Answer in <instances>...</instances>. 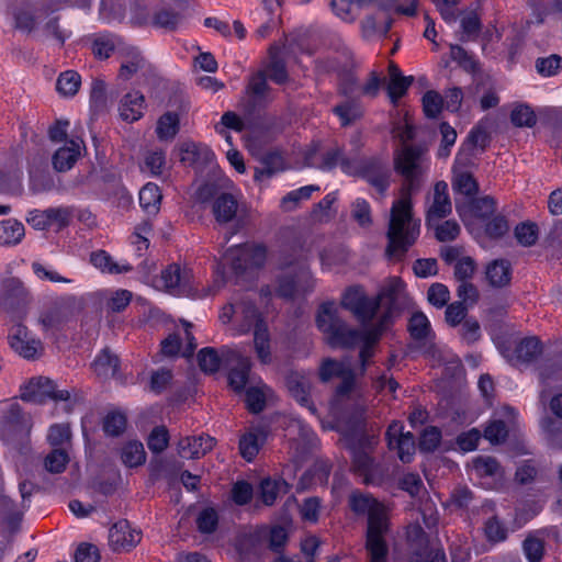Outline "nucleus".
Instances as JSON below:
<instances>
[{
    "instance_id": "obj_26",
    "label": "nucleus",
    "mask_w": 562,
    "mask_h": 562,
    "mask_svg": "<svg viewBox=\"0 0 562 562\" xmlns=\"http://www.w3.org/2000/svg\"><path fill=\"white\" fill-rule=\"evenodd\" d=\"M145 98L139 92L126 93L120 103V116L124 121L134 122L142 117Z\"/></svg>"
},
{
    "instance_id": "obj_48",
    "label": "nucleus",
    "mask_w": 562,
    "mask_h": 562,
    "mask_svg": "<svg viewBox=\"0 0 562 562\" xmlns=\"http://www.w3.org/2000/svg\"><path fill=\"white\" fill-rule=\"evenodd\" d=\"M400 0H374L378 9L386 14L394 11L398 14L415 16L417 13L418 0H411L408 5L398 4Z\"/></svg>"
},
{
    "instance_id": "obj_33",
    "label": "nucleus",
    "mask_w": 562,
    "mask_h": 562,
    "mask_svg": "<svg viewBox=\"0 0 562 562\" xmlns=\"http://www.w3.org/2000/svg\"><path fill=\"white\" fill-rule=\"evenodd\" d=\"M290 485L283 479H265L260 483V495L265 505L271 506L281 494H286Z\"/></svg>"
},
{
    "instance_id": "obj_29",
    "label": "nucleus",
    "mask_w": 562,
    "mask_h": 562,
    "mask_svg": "<svg viewBox=\"0 0 562 562\" xmlns=\"http://www.w3.org/2000/svg\"><path fill=\"white\" fill-rule=\"evenodd\" d=\"M265 440L266 432L261 428H256L245 434L239 440L241 457L247 461L254 460Z\"/></svg>"
},
{
    "instance_id": "obj_53",
    "label": "nucleus",
    "mask_w": 562,
    "mask_h": 562,
    "mask_svg": "<svg viewBox=\"0 0 562 562\" xmlns=\"http://www.w3.org/2000/svg\"><path fill=\"white\" fill-rule=\"evenodd\" d=\"M68 462L69 456L66 450L56 448L46 456L44 467L48 472L58 474L65 471Z\"/></svg>"
},
{
    "instance_id": "obj_25",
    "label": "nucleus",
    "mask_w": 562,
    "mask_h": 562,
    "mask_svg": "<svg viewBox=\"0 0 562 562\" xmlns=\"http://www.w3.org/2000/svg\"><path fill=\"white\" fill-rule=\"evenodd\" d=\"M80 155V144L78 140L70 139L68 144L60 147L53 156V166L55 170L64 172L72 168Z\"/></svg>"
},
{
    "instance_id": "obj_1",
    "label": "nucleus",
    "mask_w": 562,
    "mask_h": 562,
    "mask_svg": "<svg viewBox=\"0 0 562 562\" xmlns=\"http://www.w3.org/2000/svg\"><path fill=\"white\" fill-rule=\"evenodd\" d=\"M424 151L419 145H404L394 157V170L404 178V182L401 199L393 202L390 211L385 248L390 259H402L420 233V221L413 216L411 195L422 187L420 160Z\"/></svg>"
},
{
    "instance_id": "obj_63",
    "label": "nucleus",
    "mask_w": 562,
    "mask_h": 562,
    "mask_svg": "<svg viewBox=\"0 0 562 562\" xmlns=\"http://www.w3.org/2000/svg\"><path fill=\"white\" fill-rule=\"evenodd\" d=\"M218 524V516L214 508H204L196 518L198 529L202 533H212Z\"/></svg>"
},
{
    "instance_id": "obj_37",
    "label": "nucleus",
    "mask_w": 562,
    "mask_h": 562,
    "mask_svg": "<svg viewBox=\"0 0 562 562\" xmlns=\"http://www.w3.org/2000/svg\"><path fill=\"white\" fill-rule=\"evenodd\" d=\"M280 48L277 45H271L269 48L270 63L267 66L268 77L276 83H284L289 76L284 60L279 56Z\"/></svg>"
},
{
    "instance_id": "obj_42",
    "label": "nucleus",
    "mask_w": 562,
    "mask_h": 562,
    "mask_svg": "<svg viewBox=\"0 0 562 562\" xmlns=\"http://www.w3.org/2000/svg\"><path fill=\"white\" fill-rule=\"evenodd\" d=\"M350 371H353V369L349 363L327 358L319 368V379L323 382H328L331 378H342Z\"/></svg>"
},
{
    "instance_id": "obj_46",
    "label": "nucleus",
    "mask_w": 562,
    "mask_h": 562,
    "mask_svg": "<svg viewBox=\"0 0 562 562\" xmlns=\"http://www.w3.org/2000/svg\"><path fill=\"white\" fill-rule=\"evenodd\" d=\"M330 7L334 13L346 22H353L363 9L356 0H331Z\"/></svg>"
},
{
    "instance_id": "obj_40",
    "label": "nucleus",
    "mask_w": 562,
    "mask_h": 562,
    "mask_svg": "<svg viewBox=\"0 0 562 562\" xmlns=\"http://www.w3.org/2000/svg\"><path fill=\"white\" fill-rule=\"evenodd\" d=\"M24 236V226L15 220L0 222V245H15Z\"/></svg>"
},
{
    "instance_id": "obj_56",
    "label": "nucleus",
    "mask_w": 562,
    "mask_h": 562,
    "mask_svg": "<svg viewBox=\"0 0 562 562\" xmlns=\"http://www.w3.org/2000/svg\"><path fill=\"white\" fill-rule=\"evenodd\" d=\"M517 241L524 247L533 246L538 239V226L535 223H520L514 231Z\"/></svg>"
},
{
    "instance_id": "obj_17",
    "label": "nucleus",
    "mask_w": 562,
    "mask_h": 562,
    "mask_svg": "<svg viewBox=\"0 0 562 562\" xmlns=\"http://www.w3.org/2000/svg\"><path fill=\"white\" fill-rule=\"evenodd\" d=\"M314 288V280L306 267H300L294 276H284L279 281L278 294L285 299L305 294Z\"/></svg>"
},
{
    "instance_id": "obj_44",
    "label": "nucleus",
    "mask_w": 562,
    "mask_h": 562,
    "mask_svg": "<svg viewBox=\"0 0 562 562\" xmlns=\"http://www.w3.org/2000/svg\"><path fill=\"white\" fill-rule=\"evenodd\" d=\"M126 423L127 418L124 413L112 411L104 416L102 428L108 436L117 437L124 432Z\"/></svg>"
},
{
    "instance_id": "obj_31",
    "label": "nucleus",
    "mask_w": 562,
    "mask_h": 562,
    "mask_svg": "<svg viewBox=\"0 0 562 562\" xmlns=\"http://www.w3.org/2000/svg\"><path fill=\"white\" fill-rule=\"evenodd\" d=\"M254 347L261 363L271 362L270 335L266 323H257L254 329Z\"/></svg>"
},
{
    "instance_id": "obj_7",
    "label": "nucleus",
    "mask_w": 562,
    "mask_h": 562,
    "mask_svg": "<svg viewBox=\"0 0 562 562\" xmlns=\"http://www.w3.org/2000/svg\"><path fill=\"white\" fill-rule=\"evenodd\" d=\"M32 429V419L22 413L18 404L10 406L1 425V437L14 447L23 446L29 441Z\"/></svg>"
},
{
    "instance_id": "obj_16",
    "label": "nucleus",
    "mask_w": 562,
    "mask_h": 562,
    "mask_svg": "<svg viewBox=\"0 0 562 562\" xmlns=\"http://www.w3.org/2000/svg\"><path fill=\"white\" fill-rule=\"evenodd\" d=\"M212 214L220 225L234 223L236 227L241 226L239 203L232 193L222 192L216 196L212 202Z\"/></svg>"
},
{
    "instance_id": "obj_27",
    "label": "nucleus",
    "mask_w": 562,
    "mask_h": 562,
    "mask_svg": "<svg viewBox=\"0 0 562 562\" xmlns=\"http://www.w3.org/2000/svg\"><path fill=\"white\" fill-rule=\"evenodd\" d=\"M486 279L494 288H503L509 284L512 267L505 259H496L486 267Z\"/></svg>"
},
{
    "instance_id": "obj_55",
    "label": "nucleus",
    "mask_w": 562,
    "mask_h": 562,
    "mask_svg": "<svg viewBox=\"0 0 562 562\" xmlns=\"http://www.w3.org/2000/svg\"><path fill=\"white\" fill-rule=\"evenodd\" d=\"M510 121L517 127H532L537 123V116L528 105H517L510 113Z\"/></svg>"
},
{
    "instance_id": "obj_35",
    "label": "nucleus",
    "mask_w": 562,
    "mask_h": 562,
    "mask_svg": "<svg viewBox=\"0 0 562 562\" xmlns=\"http://www.w3.org/2000/svg\"><path fill=\"white\" fill-rule=\"evenodd\" d=\"M333 111L339 117L341 126H349L363 115V109L357 100H346L337 104Z\"/></svg>"
},
{
    "instance_id": "obj_9",
    "label": "nucleus",
    "mask_w": 562,
    "mask_h": 562,
    "mask_svg": "<svg viewBox=\"0 0 562 562\" xmlns=\"http://www.w3.org/2000/svg\"><path fill=\"white\" fill-rule=\"evenodd\" d=\"M21 398L36 404H43L48 398L55 402H68L70 400V392L68 390H58L56 383L48 378L37 376L29 381L21 393Z\"/></svg>"
},
{
    "instance_id": "obj_2",
    "label": "nucleus",
    "mask_w": 562,
    "mask_h": 562,
    "mask_svg": "<svg viewBox=\"0 0 562 562\" xmlns=\"http://www.w3.org/2000/svg\"><path fill=\"white\" fill-rule=\"evenodd\" d=\"M349 507L357 516H367L366 550L369 562H387L389 546L386 536L391 531L387 508L370 494L353 492Z\"/></svg>"
},
{
    "instance_id": "obj_10",
    "label": "nucleus",
    "mask_w": 562,
    "mask_h": 562,
    "mask_svg": "<svg viewBox=\"0 0 562 562\" xmlns=\"http://www.w3.org/2000/svg\"><path fill=\"white\" fill-rule=\"evenodd\" d=\"M30 303V294L16 278H9L0 286V310L20 316Z\"/></svg>"
},
{
    "instance_id": "obj_43",
    "label": "nucleus",
    "mask_w": 562,
    "mask_h": 562,
    "mask_svg": "<svg viewBox=\"0 0 562 562\" xmlns=\"http://www.w3.org/2000/svg\"><path fill=\"white\" fill-rule=\"evenodd\" d=\"M81 85V77L74 70H67L59 75L56 81L57 91L65 97L75 95Z\"/></svg>"
},
{
    "instance_id": "obj_50",
    "label": "nucleus",
    "mask_w": 562,
    "mask_h": 562,
    "mask_svg": "<svg viewBox=\"0 0 562 562\" xmlns=\"http://www.w3.org/2000/svg\"><path fill=\"white\" fill-rule=\"evenodd\" d=\"M91 262L94 267L101 269L102 271H106L109 273H122L128 272L132 270L131 266L120 267L115 262H113L112 257L105 252L104 250H99L91 255Z\"/></svg>"
},
{
    "instance_id": "obj_4",
    "label": "nucleus",
    "mask_w": 562,
    "mask_h": 562,
    "mask_svg": "<svg viewBox=\"0 0 562 562\" xmlns=\"http://www.w3.org/2000/svg\"><path fill=\"white\" fill-rule=\"evenodd\" d=\"M85 307L82 297L64 295L45 305L38 315L43 330H59Z\"/></svg>"
},
{
    "instance_id": "obj_59",
    "label": "nucleus",
    "mask_w": 562,
    "mask_h": 562,
    "mask_svg": "<svg viewBox=\"0 0 562 562\" xmlns=\"http://www.w3.org/2000/svg\"><path fill=\"white\" fill-rule=\"evenodd\" d=\"M169 443V432L165 426L155 427L147 438L148 449L153 453L162 452Z\"/></svg>"
},
{
    "instance_id": "obj_36",
    "label": "nucleus",
    "mask_w": 562,
    "mask_h": 562,
    "mask_svg": "<svg viewBox=\"0 0 562 562\" xmlns=\"http://www.w3.org/2000/svg\"><path fill=\"white\" fill-rule=\"evenodd\" d=\"M238 313L237 317L241 318V324L238 328L240 334L248 333L252 327L255 329L257 323H265L262 318H260L256 305L250 301L238 302Z\"/></svg>"
},
{
    "instance_id": "obj_34",
    "label": "nucleus",
    "mask_w": 562,
    "mask_h": 562,
    "mask_svg": "<svg viewBox=\"0 0 562 562\" xmlns=\"http://www.w3.org/2000/svg\"><path fill=\"white\" fill-rule=\"evenodd\" d=\"M269 90L270 87L267 83V75L265 71L259 70L249 78L246 92L252 98L255 104H261L268 101Z\"/></svg>"
},
{
    "instance_id": "obj_5",
    "label": "nucleus",
    "mask_w": 562,
    "mask_h": 562,
    "mask_svg": "<svg viewBox=\"0 0 562 562\" xmlns=\"http://www.w3.org/2000/svg\"><path fill=\"white\" fill-rule=\"evenodd\" d=\"M376 443V437L368 434L352 436L348 438L347 441V447L352 458V470L360 476H363L364 483L370 482V475L374 467V461L370 456V452Z\"/></svg>"
},
{
    "instance_id": "obj_23",
    "label": "nucleus",
    "mask_w": 562,
    "mask_h": 562,
    "mask_svg": "<svg viewBox=\"0 0 562 562\" xmlns=\"http://www.w3.org/2000/svg\"><path fill=\"white\" fill-rule=\"evenodd\" d=\"M232 357L236 360L237 366L229 371L228 382L235 392L240 393L248 382L251 363L248 357H244L236 351L232 352Z\"/></svg>"
},
{
    "instance_id": "obj_22",
    "label": "nucleus",
    "mask_w": 562,
    "mask_h": 562,
    "mask_svg": "<svg viewBox=\"0 0 562 562\" xmlns=\"http://www.w3.org/2000/svg\"><path fill=\"white\" fill-rule=\"evenodd\" d=\"M285 386L291 396L302 406L308 408L311 413H316V407L311 401V383L300 372H290L285 376Z\"/></svg>"
},
{
    "instance_id": "obj_41",
    "label": "nucleus",
    "mask_w": 562,
    "mask_h": 562,
    "mask_svg": "<svg viewBox=\"0 0 562 562\" xmlns=\"http://www.w3.org/2000/svg\"><path fill=\"white\" fill-rule=\"evenodd\" d=\"M121 460L128 468L142 465L146 460L143 443L139 441H130L124 445L121 451Z\"/></svg>"
},
{
    "instance_id": "obj_11",
    "label": "nucleus",
    "mask_w": 562,
    "mask_h": 562,
    "mask_svg": "<svg viewBox=\"0 0 562 562\" xmlns=\"http://www.w3.org/2000/svg\"><path fill=\"white\" fill-rule=\"evenodd\" d=\"M225 259L231 263L236 274H241L248 269L259 268L266 261V248L261 245H244L229 248Z\"/></svg>"
},
{
    "instance_id": "obj_13",
    "label": "nucleus",
    "mask_w": 562,
    "mask_h": 562,
    "mask_svg": "<svg viewBox=\"0 0 562 562\" xmlns=\"http://www.w3.org/2000/svg\"><path fill=\"white\" fill-rule=\"evenodd\" d=\"M50 9L43 2L21 1L14 10L15 26L22 31L32 32L50 14Z\"/></svg>"
},
{
    "instance_id": "obj_6",
    "label": "nucleus",
    "mask_w": 562,
    "mask_h": 562,
    "mask_svg": "<svg viewBox=\"0 0 562 562\" xmlns=\"http://www.w3.org/2000/svg\"><path fill=\"white\" fill-rule=\"evenodd\" d=\"M340 305L362 324H369L379 311V300L375 296L369 297L360 285L347 288L341 295Z\"/></svg>"
},
{
    "instance_id": "obj_12",
    "label": "nucleus",
    "mask_w": 562,
    "mask_h": 562,
    "mask_svg": "<svg viewBox=\"0 0 562 562\" xmlns=\"http://www.w3.org/2000/svg\"><path fill=\"white\" fill-rule=\"evenodd\" d=\"M456 211L460 218L467 224L472 218L485 221L496 211V200L491 195L470 199H456Z\"/></svg>"
},
{
    "instance_id": "obj_19",
    "label": "nucleus",
    "mask_w": 562,
    "mask_h": 562,
    "mask_svg": "<svg viewBox=\"0 0 562 562\" xmlns=\"http://www.w3.org/2000/svg\"><path fill=\"white\" fill-rule=\"evenodd\" d=\"M142 539V532L131 527L127 520L113 525L109 531V542L115 551H128Z\"/></svg>"
},
{
    "instance_id": "obj_47",
    "label": "nucleus",
    "mask_w": 562,
    "mask_h": 562,
    "mask_svg": "<svg viewBox=\"0 0 562 562\" xmlns=\"http://www.w3.org/2000/svg\"><path fill=\"white\" fill-rule=\"evenodd\" d=\"M145 65V60L136 49H130L121 63L120 77L128 80Z\"/></svg>"
},
{
    "instance_id": "obj_24",
    "label": "nucleus",
    "mask_w": 562,
    "mask_h": 562,
    "mask_svg": "<svg viewBox=\"0 0 562 562\" xmlns=\"http://www.w3.org/2000/svg\"><path fill=\"white\" fill-rule=\"evenodd\" d=\"M120 360L109 348H104L94 359L91 367L101 380H108L115 376Z\"/></svg>"
},
{
    "instance_id": "obj_21",
    "label": "nucleus",
    "mask_w": 562,
    "mask_h": 562,
    "mask_svg": "<svg viewBox=\"0 0 562 562\" xmlns=\"http://www.w3.org/2000/svg\"><path fill=\"white\" fill-rule=\"evenodd\" d=\"M216 443L209 435L187 436L178 442V453L184 459H200L210 452Z\"/></svg>"
},
{
    "instance_id": "obj_18",
    "label": "nucleus",
    "mask_w": 562,
    "mask_h": 562,
    "mask_svg": "<svg viewBox=\"0 0 562 562\" xmlns=\"http://www.w3.org/2000/svg\"><path fill=\"white\" fill-rule=\"evenodd\" d=\"M405 283L398 277L390 278L386 283L382 286L375 300H379V307L383 304L386 307L382 316V325L385 326L391 318L393 311L396 308L397 302L404 295Z\"/></svg>"
},
{
    "instance_id": "obj_51",
    "label": "nucleus",
    "mask_w": 562,
    "mask_h": 562,
    "mask_svg": "<svg viewBox=\"0 0 562 562\" xmlns=\"http://www.w3.org/2000/svg\"><path fill=\"white\" fill-rule=\"evenodd\" d=\"M269 390L266 385L263 386H250L246 390V406L247 409L252 414L262 412L266 407V392Z\"/></svg>"
},
{
    "instance_id": "obj_39",
    "label": "nucleus",
    "mask_w": 562,
    "mask_h": 562,
    "mask_svg": "<svg viewBox=\"0 0 562 562\" xmlns=\"http://www.w3.org/2000/svg\"><path fill=\"white\" fill-rule=\"evenodd\" d=\"M541 352V341L536 337L524 338L515 349L517 359L526 363L535 361Z\"/></svg>"
},
{
    "instance_id": "obj_32",
    "label": "nucleus",
    "mask_w": 562,
    "mask_h": 562,
    "mask_svg": "<svg viewBox=\"0 0 562 562\" xmlns=\"http://www.w3.org/2000/svg\"><path fill=\"white\" fill-rule=\"evenodd\" d=\"M161 199L160 189L155 183L149 182L139 191V204L147 214L156 215L159 212Z\"/></svg>"
},
{
    "instance_id": "obj_54",
    "label": "nucleus",
    "mask_w": 562,
    "mask_h": 562,
    "mask_svg": "<svg viewBox=\"0 0 562 562\" xmlns=\"http://www.w3.org/2000/svg\"><path fill=\"white\" fill-rule=\"evenodd\" d=\"M509 231V224L505 215L493 214L486 224L484 232L492 239H499Z\"/></svg>"
},
{
    "instance_id": "obj_3",
    "label": "nucleus",
    "mask_w": 562,
    "mask_h": 562,
    "mask_svg": "<svg viewBox=\"0 0 562 562\" xmlns=\"http://www.w3.org/2000/svg\"><path fill=\"white\" fill-rule=\"evenodd\" d=\"M316 325L324 334L326 342L333 348H353L362 339V331L350 328L339 316L334 302L323 303L317 312Z\"/></svg>"
},
{
    "instance_id": "obj_20",
    "label": "nucleus",
    "mask_w": 562,
    "mask_h": 562,
    "mask_svg": "<svg viewBox=\"0 0 562 562\" xmlns=\"http://www.w3.org/2000/svg\"><path fill=\"white\" fill-rule=\"evenodd\" d=\"M451 211L452 204L448 193V184L445 181H438L434 187L432 204L426 214L427 226H434L439 220L447 217Z\"/></svg>"
},
{
    "instance_id": "obj_61",
    "label": "nucleus",
    "mask_w": 562,
    "mask_h": 562,
    "mask_svg": "<svg viewBox=\"0 0 562 562\" xmlns=\"http://www.w3.org/2000/svg\"><path fill=\"white\" fill-rule=\"evenodd\" d=\"M394 449L397 450V456L402 462H411L416 450L413 434L407 431L404 436H400L394 443Z\"/></svg>"
},
{
    "instance_id": "obj_57",
    "label": "nucleus",
    "mask_w": 562,
    "mask_h": 562,
    "mask_svg": "<svg viewBox=\"0 0 562 562\" xmlns=\"http://www.w3.org/2000/svg\"><path fill=\"white\" fill-rule=\"evenodd\" d=\"M450 291L447 285L436 282L427 291V301L436 308H442L448 305Z\"/></svg>"
},
{
    "instance_id": "obj_58",
    "label": "nucleus",
    "mask_w": 562,
    "mask_h": 562,
    "mask_svg": "<svg viewBox=\"0 0 562 562\" xmlns=\"http://www.w3.org/2000/svg\"><path fill=\"white\" fill-rule=\"evenodd\" d=\"M440 441V429L435 426H429L420 434L418 447L422 452H432L439 447Z\"/></svg>"
},
{
    "instance_id": "obj_52",
    "label": "nucleus",
    "mask_w": 562,
    "mask_h": 562,
    "mask_svg": "<svg viewBox=\"0 0 562 562\" xmlns=\"http://www.w3.org/2000/svg\"><path fill=\"white\" fill-rule=\"evenodd\" d=\"M318 190L319 188L317 186H305L291 191L282 199L281 207L286 212H291L296 207L300 201L310 199L312 193Z\"/></svg>"
},
{
    "instance_id": "obj_30",
    "label": "nucleus",
    "mask_w": 562,
    "mask_h": 562,
    "mask_svg": "<svg viewBox=\"0 0 562 562\" xmlns=\"http://www.w3.org/2000/svg\"><path fill=\"white\" fill-rule=\"evenodd\" d=\"M452 189L460 194L459 199H470L479 193L480 186L472 173L468 171H453Z\"/></svg>"
},
{
    "instance_id": "obj_15",
    "label": "nucleus",
    "mask_w": 562,
    "mask_h": 562,
    "mask_svg": "<svg viewBox=\"0 0 562 562\" xmlns=\"http://www.w3.org/2000/svg\"><path fill=\"white\" fill-rule=\"evenodd\" d=\"M358 175L366 179L379 193L384 194L390 187L392 172L386 162L372 158L361 165Z\"/></svg>"
},
{
    "instance_id": "obj_62",
    "label": "nucleus",
    "mask_w": 562,
    "mask_h": 562,
    "mask_svg": "<svg viewBox=\"0 0 562 562\" xmlns=\"http://www.w3.org/2000/svg\"><path fill=\"white\" fill-rule=\"evenodd\" d=\"M484 531L491 542L496 543L507 539V528L495 516L486 520Z\"/></svg>"
},
{
    "instance_id": "obj_60",
    "label": "nucleus",
    "mask_w": 562,
    "mask_h": 562,
    "mask_svg": "<svg viewBox=\"0 0 562 562\" xmlns=\"http://www.w3.org/2000/svg\"><path fill=\"white\" fill-rule=\"evenodd\" d=\"M200 369L205 373H214L218 370L221 360L214 348L205 347L198 353Z\"/></svg>"
},
{
    "instance_id": "obj_49",
    "label": "nucleus",
    "mask_w": 562,
    "mask_h": 562,
    "mask_svg": "<svg viewBox=\"0 0 562 562\" xmlns=\"http://www.w3.org/2000/svg\"><path fill=\"white\" fill-rule=\"evenodd\" d=\"M182 21V15L172 9L162 8L153 16V24L157 27L175 31Z\"/></svg>"
},
{
    "instance_id": "obj_28",
    "label": "nucleus",
    "mask_w": 562,
    "mask_h": 562,
    "mask_svg": "<svg viewBox=\"0 0 562 562\" xmlns=\"http://www.w3.org/2000/svg\"><path fill=\"white\" fill-rule=\"evenodd\" d=\"M114 99L113 93H106V87L103 80L93 79L90 88V108L93 114L104 113L109 109V103Z\"/></svg>"
},
{
    "instance_id": "obj_8",
    "label": "nucleus",
    "mask_w": 562,
    "mask_h": 562,
    "mask_svg": "<svg viewBox=\"0 0 562 562\" xmlns=\"http://www.w3.org/2000/svg\"><path fill=\"white\" fill-rule=\"evenodd\" d=\"M407 330L412 339L418 342L424 353L434 360L441 361V351L435 344L436 334L428 317L420 311L414 312L408 318Z\"/></svg>"
},
{
    "instance_id": "obj_38",
    "label": "nucleus",
    "mask_w": 562,
    "mask_h": 562,
    "mask_svg": "<svg viewBox=\"0 0 562 562\" xmlns=\"http://www.w3.org/2000/svg\"><path fill=\"white\" fill-rule=\"evenodd\" d=\"M180 119L175 112H166L162 114L156 126V134L160 140L173 139L179 132Z\"/></svg>"
},
{
    "instance_id": "obj_64",
    "label": "nucleus",
    "mask_w": 562,
    "mask_h": 562,
    "mask_svg": "<svg viewBox=\"0 0 562 562\" xmlns=\"http://www.w3.org/2000/svg\"><path fill=\"white\" fill-rule=\"evenodd\" d=\"M351 216L362 227L372 224L370 204L364 199H357L353 202Z\"/></svg>"
},
{
    "instance_id": "obj_14",
    "label": "nucleus",
    "mask_w": 562,
    "mask_h": 562,
    "mask_svg": "<svg viewBox=\"0 0 562 562\" xmlns=\"http://www.w3.org/2000/svg\"><path fill=\"white\" fill-rule=\"evenodd\" d=\"M8 339L11 348L27 360L37 359L44 350L42 341L30 337L27 328L22 324L12 327Z\"/></svg>"
},
{
    "instance_id": "obj_45",
    "label": "nucleus",
    "mask_w": 562,
    "mask_h": 562,
    "mask_svg": "<svg viewBox=\"0 0 562 562\" xmlns=\"http://www.w3.org/2000/svg\"><path fill=\"white\" fill-rule=\"evenodd\" d=\"M522 551L528 562H541L544 555V540L529 533L522 541Z\"/></svg>"
}]
</instances>
